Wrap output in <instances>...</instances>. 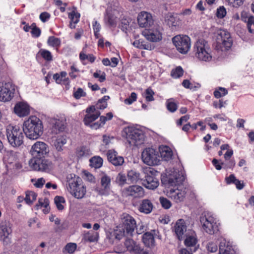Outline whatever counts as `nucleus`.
<instances>
[{
	"instance_id": "17",
	"label": "nucleus",
	"mask_w": 254,
	"mask_h": 254,
	"mask_svg": "<svg viewBox=\"0 0 254 254\" xmlns=\"http://www.w3.org/2000/svg\"><path fill=\"white\" fill-rule=\"evenodd\" d=\"M122 221L126 233L131 235L136 227V221L134 218L127 213H123L122 216Z\"/></svg>"
},
{
	"instance_id": "21",
	"label": "nucleus",
	"mask_w": 254,
	"mask_h": 254,
	"mask_svg": "<svg viewBox=\"0 0 254 254\" xmlns=\"http://www.w3.org/2000/svg\"><path fill=\"white\" fill-rule=\"evenodd\" d=\"M137 21L140 27H150L153 23L151 14L145 11L141 12L138 15Z\"/></svg>"
},
{
	"instance_id": "30",
	"label": "nucleus",
	"mask_w": 254,
	"mask_h": 254,
	"mask_svg": "<svg viewBox=\"0 0 254 254\" xmlns=\"http://www.w3.org/2000/svg\"><path fill=\"white\" fill-rule=\"evenodd\" d=\"M160 156L165 161L169 160L172 158L173 152L171 148L168 146H163L159 148Z\"/></svg>"
},
{
	"instance_id": "53",
	"label": "nucleus",
	"mask_w": 254,
	"mask_h": 254,
	"mask_svg": "<svg viewBox=\"0 0 254 254\" xmlns=\"http://www.w3.org/2000/svg\"><path fill=\"white\" fill-rule=\"evenodd\" d=\"M31 33L32 37L34 38H38L41 34V29L36 26L35 23L32 24Z\"/></svg>"
},
{
	"instance_id": "7",
	"label": "nucleus",
	"mask_w": 254,
	"mask_h": 254,
	"mask_svg": "<svg viewBox=\"0 0 254 254\" xmlns=\"http://www.w3.org/2000/svg\"><path fill=\"white\" fill-rule=\"evenodd\" d=\"M172 42L177 51L182 54H187L190 49V39L188 36L176 35L173 38Z\"/></svg>"
},
{
	"instance_id": "34",
	"label": "nucleus",
	"mask_w": 254,
	"mask_h": 254,
	"mask_svg": "<svg viewBox=\"0 0 254 254\" xmlns=\"http://www.w3.org/2000/svg\"><path fill=\"white\" fill-rule=\"evenodd\" d=\"M219 251V254H234L232 247L223 242L220 243Z\"/></svg>"
},
{
	"instance_id": "37",
	"label": "nucleus",
	"mask_w": 254,
	"mask_h": 254,
	"mask_svg": "<svg viewBox=\"0 0 254 254\" xmlns=\"http://www.w3.org/2000/svg\"><path fill=\"white\" fill-rule=\"evenodd\" d=\"M38 55H40L47 62H51L53 60L52 53L45 49H41L37 54Z\"/></svg>"
},
{
	"instance_id": "54",
	"label": "nucleus",
	"mask_w": 254,
	"mask_h": 254,
	"mask_svg": "<svg viewBox=\"0 0 254 254\" xmlns=\"http://www.w3.org/2000/svg\"><path fill=\"white\" fill-rule=\"evenodd\" d=\"M227 14L226 9L224 6H220L217 8L216 16L219 19L223 18Z\"/></svg>"
},
{
	"instance_id": "57",
	"label": "nucleus",
	"mask_w": 254,
	"mask_h": 254,
	"mask_svg": "<svg viewBox=\"0 0 254 254\" xmlns=\"http://www.w3.org/2000/svg\"><path fill=\"white\" fill-rule=\"evenodd\" d=\"M159 200L162 206L165 209H169L172 206L170 201L165 197H160Z\"/></svg>"
},
{
	"instance_id": "47",
	"label": "nucleus",
	"mask_w": 254,
	"mask_h": 254,
	"mask_svg": "<svg viewBox=\"0 0 254 254\" xmlns=\"http://www.w3.org/2000/svg\"><path fill=\"white\" fill-rule=\"evenodd\" d=\"M178 105L174 102L173 99H170L166 101L167 109L171 113H174L178 109Z\"/></svg>"
},
{
	"instance_id": "59",
	"label": "nucleus",
	"mask_w": 254,
	"mask_h": 254,
	"mask_svg": "<svg viewBox=\"0 0 254 254\" xmlns=\"http://www.w3.org/2000/svg\"><path fill=\"white\" fill-rule=\"evenodd\" d=\"M77 248V245L75 243H69L66 245L64 247V250L69 254H73Z\"/></svg>"
},
{
	"instance_id": "11",
	"label": "nucleus",
	"mask_w": 254,
	"mask_h": 254,
	"mask_svg": "<svg viewBox=\"0 0 254 254\" xmlns=\"http://www.w3.org/2000/svg\"><path fill=\"white\" fill-rule=\"evenodd\" d=\"M142 34L146 39L152 42H157L162 39V28L158 25L151 26L145 29Z\"/></svg>"
},
{
	"instance_id": "3",
	"label": "nucleus",
	"mask_w": 254,
	"mask_h": 254,
	"mask_svg": "<svg viewBox=\"0 0 254 254\" xmlns=\"http://www.w3.org/2000/svg\"><path fill=\"white\" fill-rule=\"evenodd\" d=\"M24 131L18 126L8 125L6 128V134L9 144L13 147L20 146L23 143Z\"/></svg>"
},
{
	"instance_id": "32",
	"label": "nucleus",
	"mask_w": 254,
	"mask_h": 254,
	"mask_svg": "<svg viewBox=\"0 0 254 254\" xmlns=\"http://www.w3.org/2000/svg\"><path fill=\"white\" fill-rule=\"evenodd\" d=\"M165 21L166 24L172 28L179 25V21L177 17L174 16L172 13H168L165 18Z\"/></svg>"
},
{
	"instance_id": "55",
	"label": "nucleus",
	"mask_w": 254,
	"mask_h": 254,
	"mask_svg": "<svg viewBox=\"0 0 254 254\" xmlns=\"http://www.w3.org/2000/svg\"><path fill=\"white\" fill-rule=\"evenodd\" d=\"M93 29L95 37L96 39H99L100 36L99 32L101 29V25L97 21L93 22Z\"/></svg>"
},
{
	"instance_id": "35",
	"label": "nucleus",
	"mask_w": 254,
	"mask_h": 254,
	"mask_svg": "<svg viewBox=\"0 0 254 254\" xmlns=\"http://www.w3.org/2000/svg\"><path fill=\"white\" fill-rule=\"evenodd\" d=\"M117 17L110 13H107L105 16L104 21L106 25L110 27H115L117 25Z\"/></svg>"
},
{
	"instance_id": "39",
	"label": "nucleus",
	"mask_w": 254,
	"mask_h": 254,
	"mask_svg": "<svg viewBox=\"0 0 254 254\" xmlns=\"http://www.w3.org/2000/svg\"><path fill=\"white\" fill-rule=\"evenodd\" d=\"M103 163V159L99 156H95L90 159V165L96 169L101 168Z\"/></svg>"
},
{
	"instance_id": "6",
	"label": "nucleus",
	"mask_w": 254,
	"mask_h": 254,
	"mask_svg": "<svg viewBox=\"0 0 254 254\" xmlns=\"http://www.w3.org/2000/svg\"><path fill=\"white\" fill-rule=\"evenodd\" d=\"M124 136L126 137L130 145L137 146L143 143L144 134L140 129L132 127H127L124 129Z\"/></svg>"
},
{
	"instance_id": "18",
	"label": "nucleus",
	"mask_w": 254,
	"mask_h": 254,
	"mask_svg": "<svg viewBox=\"0 0 254 254\" xmlns=\"http://www.w3.org/2000/svg\"><path fill=\"white\" fill-rule=\"evenodd\" d=\"M13 112L18 117H24L30 114V107L26 102H18L15 104Z\"/></svg>"
},
{
	"instance_id": "10",
	"label": "nucleus",
	"mask_w": 254,
	"mask_h": 254,
	"mask_svg": "<svg viewBox=\"0 0 254 254\" xmlns=\"http://www.w3.org/2000/svg\"><path fill=\"white\" fill-rule=\"evenodd\" d=\"M159 153L152 148H146L142 153V159L144 163L149 166L157 165L160 162Z\"/></svg>"
},
{
	"instance_id": "52",
	"label": "nucleus",
	"mask_w": 254,
	"mask_h": 254,
	"mask_svg": "<svg viewBox=\"0 0 254 254\" xmlns=\"http://www.w3.org/2000/svg\"><path fill=\"white\" fill-rule=\"evenodd\" d=\"M227 94V90L223 87H219L218 89H216L213 92L214 96L216 98H220Z\"/></svg>"
},
{
	"instance_id": "43",
	"label": "nucleus",
	"mask_w": 254,
	"mask_h": 254,
	"mask_svg": "<svg viewBox=\"0 0 254 254\" xmlns=\"http://www.w3.org/2000/svg\"><path fill=\"white\" fill-rule=\"evenodd\" d=\"M110 97L108 95L104 96L101 99H100L96 104V107L97 109L104 110L107 107V101L109 100Z\"/></svg>"
},
{
	"instance_id": "2",
	"label": "nucleus",
	"mask_w": 254,
	"mask_h": 254,
	"mask_svg": "<svg viewBox=\"0 0 254 254\" xmlns=\"http://www.w3.org/2000/svg\"><path fill=\"white\" fill-rule=\"evenodd\" d=\"M23 129L28 138L36 139L43 134V125L39 118L35 116H31L24 122Z\"/></svg>"
},
{
	"instance_id": "36",
	"label": "nucleus",
	"mask_w": 254,
	"mask_h": 254,
	"mask_svg": "<svg viewBox=\"0 0 254 254\" xmlns=\"http://www.w3.org/2000/svg\"><path fill=\"white\" fill-rule=\"evenodd\" d=\"M47 44L49 46L54 48L58 51L61 46V41L59 38H57L55 36H50L48 38Z\"/></svg>"
},
{
	"instance_id": "8",
	"label": "nucleus",
	"mask_w": 254,
	"mask_h": 254,
	"mask_svg": "<svg viewBox=\"0 0 254 254\" xmlns=\"http://www.w3.org/2000/svg\"><path fill=\"white\" fill-rule=\"evenodd\" d=\"M29 165L34 170L49 172L52 168V163L45 157L32 158L29 161Z\"/></svg>"
},
{
	"instance_id": "24",
	"label": "nucleus",
	"mask_w": 254,
	"mask_h": 254,
	"mask_svg": "<svg viewBox=\"0 0 254 254\" xmlns=\"http://www.w3.org/2000/svg\"><path fill=\"white\" fill-rule=\"evenodd\" d=\"M66 76L67 72L65 71H62L60 73L54 74L53 78L55 80L56 83L58 84H63L65 85L67 89H68L70 87V80L69 78L66 77Z\"/></svg>"
},
{
	"instance_id": "9",
	"label": "nucleus",
	"mask_w": 254,
	"mask_h": 254,
	"mask_svg": "<svg viewBox=\"0 0 254 254\" xmlns=\"http://www.w3.org/2000/svg\"><path fill=\"white\" fill-rule=\"evenodd\" d=\"M204 231L209 235H213L219 231V224L212 216L207 215L200 218Z\"/></svg>"
},
{
	"instance_id": "27",
	"label": "nucleus",
	"mask_w": 254,
	"mask_h": 254,
	"mask_svg": "<svg viewBox=\"0 0 254 254\" xmlns=\"http://www.w3.org/2000/svg\"><path fill=\"white\" fill-rule=\"evenodd\" d=\"M155 233V230H152L151 232H147L145 233L142 236V242L145 246L147 247H152L154 245V234Z\"/></svg>"
},
{
	"instance_id": "20",
	"label": "nucleus",
	"mask_w": 254,
	"mask_h": 254,
	"mask_svg": "<svg viewBox=\"0 0 254 254\" xmlns=\"http://www.w3.org/2000/svg\"><path fill=\"white\" fill-rule=\"evenodd\" d=\"M14 91H12L8 87V85L0 82V101L2 102H8L13 97Z\"/></svg>"
},
{
	"instance_id": "1",
	"label": "nucleus",
	"mask_w": 254,
	"mask_h": 254,
	"mask_svg": "<svg viewBox=\"0 0 254 254\" xmlns=\"http://www.w3.org/2000/svg\"><path fill=\"white\" fill-rule=\"evenodd\" d=\"M185 180V177L176 171L166 175L162 179V183L165 185L174 186L173 189H170L167 191V195L177 203L183 201L185 198L186 189L182 186Z\"/></svg>"
},
{
	"instance_id": "41",
	"label": "nucleus",
	"mask_w": 254,
	"mask_h": 254,
	"mask_svg": "<svg viewBox=\"0 0 254 254\" xmlns=\"http://www.w3.org/2000/svg\"><path fill=\"white\" fill-rule=\"evenodd\" d=\"M84 238L86 241L89 242H97L99 238V234L94 231H90L84 235Z\"/></svg>"
},
{
	"instance_id": "29",
	"label": "nucleus",
	"mask_w": 254,
	"mask_h": 254,
	"mask_svg": "<svg viewBox=\"0 0 254 254\" xmlns=\"http://www.w3.org/2000/svg\"><path fill=\"white\" fill-rule=\"evenodd\" d=\"M66 136L65 135H59L57 137L55 142L54 146L58 151L63 150V146L66 143Z\"/></svg>"
},
{
	"instance_id": "56",
	"label": "nucleus",
	"mask_w": 254,
	"mask_h": 254,
	"mask_svg": "<svg viewBox=\"0 0 254 254\" xmlns=\"http://www.w3.org/2000/svg\"><path fill=\"white\" fill-rule=\"evenodd\" d=\"M86 96V92L80 87L78 88L73 93V96L76 99H79L80 98L85 97Z\"/></svg>"
},
{
	"instance_id": "48",
	"label": "nucleus",
	"mask_w": 254,
	"mask_h": 254,
	"mask_svg": "<svg viewBox=\"0 0 254 254\" xmlns=\"http://www.w3.org/2000/svg\"><path fill=\"white\" fill-rule=\"evenodd\" d=\"M100 120L99 121L96 122L91 126L92 127V129H97L102 127L107 121V117H105L104 116H99Z\"/></svg>"
},
{
	"instance_id": "12",
	"label": "nucleus",
	"mask_w": 254,
	"mask_h": 254,
	"mask_svg": "<svg viewBox=\"0 0 254 254\" xmlns=\"http://www.w3.org/2000/svg\"><path fill=\"white\" fill-rule=\"evenodd\" d=\"M217 43L225 50H229L232 45L233 40L230 33L225 30H220L216 38Z\"/></svg>"
},
{
	"instance_id": "45",
	"label": "nucleus",
	"mask_w": 254,
	"mask_h": 254,
	"mask_svg": "<svg viewBox=\"0 0 254 254\" xmlns=\"http://www.w3.org/2000/svg\"><path fill=\"white\" fill-rule=\"evenodd\" d=\"M101 184L104 189V190H108L110 189L111 179L106 175H104L101 179Z\"/></svg>"
},
{
	"instance_id": "31",
	"label": "nucleus",
	"mask_w": 254,
	"mask_h": 254,
	"mask_svg": "<svg viewBox=\"0 0 254 254\" xmlns=\"http://www.w3.org/2000/svg\"><path fill=\"white\" fill-rule=\"evenodd\" d=\"M197 239L195 233L193 232L191 235H187L184 240V245L187 247H191L195 246L197 243Z\"/></svg>"
},
{
	"instance_id": "58",
	"label": "nucleus",
	"mask_w": 254,
	"mask_h": 254,
	"mask_svg": "<svg viewBox=\"0 0 254 254\" xmlns=\"http://www.w3.org/2000/svg\"><path fill=\"white\" fill-rule=\"evenodd\" d=\"M247 27L250 33L254 32V16H250L248 17L247 21Z\"/></svg>"
},
{
	"instance_id": "49",
	"label": "nucleus",
	"mask_w": 254,
	"mask_h": 254,
	"mask_svg": "<svg viewBox=\"0 0 254 254\" xmlns=\"http://www.w3.org/2000/svg\"><path fill=\"white\" fill-rule=\"evenodd\" d=\"M183 74L184 70L180 66L173 69L171 72V75L174 78H180L183 75Z\"/></svg>"
},
{
	"instance_id": "60",
	"label": "nucleus",
	"mask_w": 254,
	"mask_h": 254,
	"mask_svg": "<svg viewBox=\"0 0 254 254\" xmlns=\"http://www.w3.org/2000/svg\"><path fill=\"white\" fill-rule=\"evenodd\" d=\"M49 205V200L48 198H45L44 199L39 198L38 200V203L36 205L37 209L41 208L46 206Z\"/></svg>"
},
{
	"instance_id": "63",
	"label": "nucleus",
	"mask_w": 254,
	"mask_h": 254,
	"mask_svg": "<svg viewBox=\"0 0 254 254\" xmlns=\"http://www.w3.org/2000/svg\"><path fill=\"white\" fill-rule=\"evenodd\" d=\"M70 71L69 72V75L71 79H75L78 75L76 74V72H79V70L76 68L74 65L70 66Z\"/></svg>"
},
{
	"instance_id": "22",
	"label": "nucleus",
	"mask_w": 254,
	"mask_h": 254,
	"mask_svg": "<svg viewBox=\"0 0 254 254\" xmlns=\"http://www.w3.org/2000/svg\"><path fill=\"white\" fill-rule=\"evenodd\" d=\"M108 161L115 166H120L124 163V158L114 150H109L107 152Z\"/></svg>"
},
{
	"instance_id": "23",
	"label": "nucleus",
	"mask_w": 254,
	"mask_h": 254,
	"mask_svg": "<svg viewBox=\"0 0 254 254\" xmlns=\"http://www.w3.org/2000/svg\"><path fill=\"white\" fill-rule=\"evenodd\" d=\"M174 230L177 239L181 241L184 238V233L187 231V225L184 219H179L176 223Z\"/></svg>"
},
{
	"instance_id": "38",
	"label": "nucleus",
	"mask_w": 254,
	"mask_h": 254,
	"mask_svg": "<svg viewBox=\"0 0 254 254\" xmlns=\"http://www.w3.org/2000/svg\"><path fill=\"white\" fill-rule=\"evenodd\" d=\"M85 48H83L82 51L79 53V58L80 60L83 64H85L83 62L86 60H87L91 63H94L96 60V57L93 54L86 55L84 52Z\"/></svg>"
},
{
	"instance_id": "51",
	"label": "nucleus",
	"mask_w": 254,
	"mask_h": 254,
	"mask_svg": "<svg viewBox=\"0 0 254 254\" xmlns=\"http://www.w3.org/2000/svg\"><path fill=\"white\" fill-rule=\"evenodd\" d=\"M154 94V92L150 87L147 88L144 92V97L146 101L147 102L154 101V98L153 96Z\"/></svg>"
},
{
	"instance_id": "44",
	"label": "nucleus",
	"mask_w": 254,
	"mask_h": 254,
	"mask_svg": "<svg viewBox=\"0 0 254 254\" xmlns=\"http://www.w3.org/2000/svg\"><path fill=\"white\" fill-rule=\"evenodd\" d=\"M25 194L24 200L28 204H31L36 199L37 196L36 193L32 191H27Z\"/></svg>"
},
{
	"instance_id": "14",
	"label": "nucleus",
	"mask_w": 254,
	"mask_h": 254,
	"mask_svg": "<svg viewBox=\"0 0 254 254\" xmlns=\"http://www.w3.org/2000/svg\"><path fill=\"white\" fill-rule=\"evenodd\" d=\"M157 171L150 170L145 175V179L143 181L142 184L147 189L154 190L158 187L159 184V180L156 177Z\"/></svg>"
},
{
	"instance_id": "19",
	"label": "nucleus",
	"mask_w": 254,
	"mask_h": 254,
	"mask_svg": "<svg viewBox=\"0 0 254 254\" xmlns=\"http://www.w3.org/2000/svg\"><path fill=\"white\" fill-rule=\"evenodd\" d=\"M125 245L128 252L133 254H148L147 251L144 250L137 244L132 239H127L125 242Z\"/></svg>"
},
{
	"instance_id": "28",
	"label": "nucleus",
	"mask_w": 254,
	"mask_h": 254,
	"mask_svg": "<svg viewBox=\"0 0 254 254\" xmlns=\"http://www.w3.org/2000/svg\"><path fill=\"white\" fill-rule=\"evenodd\" d=\"M100 114L101 113L99 111L93 114H86L83 119L84 125L92 129L91 126L95 123L94 122L99 117Z\"/></svg>"
},
{
	"instance_id": "15",
	"label": "nucleus",
	"mask_w": 254,
	"mask_h": 254,
	"mask_svg": "<svg viewBox=\"0 0 254 254\" xmlns=\"http://www.w3.org/2000/svg\"><path fill=\"white\" fill-rule=\"evenodd\" d=\"M11 224L8 221H2L0 223V241L6 244L11 243L9 236L12 233Z\"/></svg>"
},
{
	"instance_id": "16",
	"label": "nucleus",
	"mask_w": 254,
	"mask_h": 254,
	"mask_svg": "<svg viewBox=\"0 0 254 254\" xmlns=\"http://www.w3.org/2000/svg\"><path fill=\"white\" fill-rule=\"evenodd\" d=\"M123 195L126 197L130 196L132 198H140L144 195V189L138 185L130 186L124 189Z\"/></svg>"
},
{
	"instance_id": "26",
	"label": "nucleus",
	"mask_w": 254,
	"mask_h": 254,
	"mask_svg": "<svg viewBox=\"0 0 254 254\" xmlns=\"http://www.w3.org/2000/svg\"><path fill=\"white\" fill-rule=\"evenodd\" d=\"M52 124V131L55 133L64 131L66 127V121L63 119H54Z\"/></svg>"
},
{
	"instance_id": "5",
	"label": "nucleus",
	"mask_w": 254,
	"mask_h": 254,
	"mask_svg": "<svg viewBox=\"0 0 254 254\" xmlns=\"http://www.w3.org/2000/svg\"><path fill=\"white\" fill-rule=\"evenodd\" d=\"M195 57L200 61L209 62L212 59L211 50L208 42L204 39H199L194 46Z\"/></svg>"
},
{
	"instance_id": "40",
	"label": "nucleus",
	"mask_w": 254,
	"mask_h": 254,
	"mask_svg": "<svg viewBox=\"0 0 254 254\" xmlns=\"http://www.w3.org/2000/svg\"><path fill=\"white\" fill-rule=\"evenodd\" d=\"M133 45L139 49L147 50H151L153 48L150 44L145 42L141 39L135 41L133 42Z\"/></svg>"
},
{
	"instance_id": "50",
	"label": "nucleus",
	"mask_w": 254,
	"mask_h": 254,
	"mask_svg": "<svg viewBox=\"0 0 254 254\" xmlns=\"http://www.w3.org/2000/svg\"><path fill=\"white\" fill-rule=\"evenodd\" d=\"M89 149L86 146H82L76 150V154L79 158L83 157L88 154Z\"/></svg>"
},
{
	"instance_id": "13",
	"label": "nucleus",
	"mask_w": 254,
	"mask_h": 254,
	"mask_svg": "<svg viewBox=\"0 0 254 254\" xmlns=\"http://www.w3.org/2000/svg\"><path fill=\"white\" fill-rule=\"evenodd\" d=\"M49 152L48 146L44 142L37 141L32 146L31 152L33 158L45 157Z\"/></svg>"
},
{
	"instance_id": "46",
	"label": "nucleus",
	"mask_w": 254,
	"mask_h": 254,
	"mask_svg": "<svg viewBox=\"0 0 254 254\" xmlns=\"http://www.w3.org/2000/svg\"><path fill=\"white\" fill-rule=\"evenodd\" d=\"M54 202L56 205L57 208L59 210H63L64 209V206L63 203H64L65 201L63 196H56L54 198Z\"/></svg>"
},
{
	"instance_id": "33",
	"label": "nucleus",
	"mask_w": 254,
	"mask_h": 254,
	"mask_svg": "<svg viewBox=\"0 0 254 254\" xmlns=\"http://www.w3.org/2000/svg\"><path fill=\"white\" fill-rule=\"evenodd\" d=\"M80 14L74 10L69 13L68 17L70 19L69 27L71 29L75 28V24L79 21Z\"/></svg>"
},
{
	"instance_id": "62",
	"label": "nucleus",
	"mask_w": 254,
	"mask_h": 254,
	"mask_svg": "<svg viewBox=\"0 0 254 254\" xmlns=\"http://www.w3.org/2000/svg\"><path fill=\"white\" fill-rule=\"evenodd\" d=\"M126 181L127 178L125 174L120 173L118 175L116 181L119 185H124L126 183Z\"/></svg>"
},
{
	"instance_id": "64",
	"label": "nucleus",
	"mask_w": 254,
	"mask_h": 254,
	"mask_svg": "<svg viewBox=\"0 0 254 254\" xmlns=\"http://www.w3.org/2000/svg\"><path fill=\"white\" fill-rule=\"evenodd\" d=\"M137 99V94L135 92H132L130 96L125 100V103L130 105Z\"/></svg>"
},
{
	"instance_id": "42",
	"label": "nucleus",
	"mask_w": 254,
	"mask_h": 254,
	"mask_svg": "<svg viewBox=\"0 0 254 254\" xmlns=\"http://www.w3.org/2000/svg\"><path fill=\"white\" fill-rule=\"evenodd\" d=\"M128 180L131 183H135L140 180V174L135 170H130L127 172Z\"/></svg>"
},
{
	"instance_id": "61",
	"label": "nucleus",
	"mask_w": 254,
	"mask_h": 254,
	"mask_svg": "<svg viewBox=\"0 0 254 254\" xmlns=\"http://www.w3.org/2000/svg\"><path fill=\"white\" fill-rule=\"evenodd\" d=\"M206 249L209 253H215L218 250L217 245L215 242H210L206 246Z\"/></svg>"
},
{
	"instance_id": "4",
	"label": "nucleus",
	"mask_w": 254,
	"mask_h": 254,
	"mask_svg": "<svg viewBox=\"0 0 254 254\" xmlns=\"http://www.w3.org/2000/svg\"><path fill=\"white\" fill-rule=\"evenodd\" d=\"M81 178L74 174H70L67 177L69 191L78 199L83 198L86 192V188L81 184Z\"/></svg>"
},
{
	"instance_id": "25",
	"label": "nucleus",
	"mask_w": 254,
	"mask_h": 254,
	"mask_svg": "<svg viewBox=\"0 0 254 254\" xmlns=\"http://www.w3.org/2000/svg\"><path fill=\"white\" fill-rule=\"evenodd\" d=\"M153 204L150 200L144 199L141 200L138 206V210L145 214H150L153 209Z\"/></svg>"
}]
</instances>
